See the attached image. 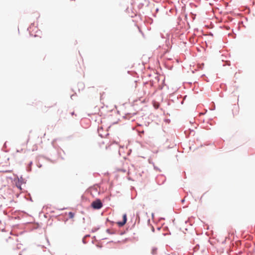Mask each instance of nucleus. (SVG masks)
Instances as JSON below:
<instances>
[{
    "label": "nucleus",
    "mask_w": 255,
    "mask_h": 255,
    "mask_svg": "<svg viewBox=\"0 0 255 255\" xmlns=\"http://www.w3.org/2000/svg\"><path fill=\"white\" fill-rule=\"evenodd\" d=\"M92 207L95 209H99L102 207V203L100 200H96L92 202Z\"/></svg>",
    "instance_id": "1"
},
{
    "label": "nucleus",
    "mask_w": 255,
    "mask_h": 255,
    "mask_svg": "<svg viewBox=\"0 0 255 255\" xmlns=\"http://www.w3.org/2000/svg\"><path fill=\"white\" fill-rule=\"evenodd\" d=\"M123 220L122 222H119L117 223V224L120 227L123 226L126 223L127 220L126 214H125L123 215Z\"/></svg>",
    "instance_id": "2"
},
{
    "label": "nucleus",
    "mask_w": 255,
    "mask_h": 255,
    "mask_svg": "<svg viewBox=\"0 0 255 255\" xmlns=\"http://www.w3.org/2000/svg\"><path fill=\"white\" fill-rule=\"evenodd\" d=\"M151 253L153 255L156 254L157 253V249L156 248H153L151 251Z\"/></svg>",
    "instance_id": "3"
},
{
    "label": "nucleus",
    "mask_w": 255,
    "mask_h": 255,
    "mask_svg": "<svg viewBox=\"0 0 255 255\" xmlns=\"http://www.w3.org/2000/svg\"><path fill=\"white\" fill-rule=\"evenodd\" d=\"M69 215L70 218H73L74 216V214L72 212H70Z\"/></svg>",
    "instance_id": "4"
},
{
    "label": "nucleus",
    "mask_w": 255,
    "mask_h": 255,
    "mask_svg": "<svg viewBox=\"0 0 255 255\" xmlns=\"http://www.w3.org/2000/svg\"><path fill=\"white\" fill-rule=\"evenodd\" d=\"M16 186L18 188L21 189L20 185L19 184V183L18 182L17 184H16Z\"/></svg>",
    "instance_id": "5"
},
{
    "label": "nucleus",
    "mask_w": 255,
    "mask_h": 255,
    "mask_svg": "<svg viewBox=\"0 0 255 255\" xmlns=\"http://www.w3.org/2000/svg\"><path fill=\"white\" fill-rule=\"evenodd\" d=\"M205 113H200V115H204Z\"/></svg>",
    "instance_id": "6"
}]
</instances>
